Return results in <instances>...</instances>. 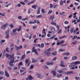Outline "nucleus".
<instances>
[{
  "label": "nucleus",
  "instance_id": "f257e3e1",
  "mask_svg": "<svg viewBox=\"0 0 80 80\" xmlns=\"http://www.w3.org/2000/svg\"><path fill=\"white\" fill-rule=\"evenodd\" d=\"M12 59H9L10 62H9V65L10 67H13L14 64H13V63L14 62V60H15L14 58L13 57H12Z\"/></svg>",
  "mask_w": 80,
  "mask_h": 80
},
{
  "label": "nucleus",
  "instance_id": "f03ea898",
  "mask_svg": "<svg viewBox=\"0 0 80 80\" xmlns=\"http://www.w3.org/2000/svg\"><path fill=\"white\" fill-rule=\"evenodd\" d=\"M35 47H34L32 48V52H34V53H35L36 55H38V52H37V51L35 49Z\"/></svg>",
  "mask_w": 80,
  "mask_h": 80
},
{
  "label": "nucleus",
  "instance_id": "7ed1b4c3",
  "mask_svg": "<svg viewBox=\"0 0 80 80\" xmlns=\"http://www.w3.org/2000/svg\"><path fill=\"white\" fill-rule=\"evenodd\" d=\"M36 76L38 77V78H40V79H42L43 77H44L42 76H41V74H39L38 73H37Z\"/></svg>",
  "mask_w": 80,
  "mask_h": 80
},
{
  "label": "nucleus",
  "instance_id": "20e7f679",
  "mask_svg": "<svg viewBox=\"0 0 80 80\" xmlns=\"http://www.w3.org/2000/svg\"><path fill=\"white\" fill-rule=\"evenodd\" d=\"M15 48L17 51H18V49H21V48H22V45H20L19 47H18L17 45H15Z\"/></svg>",
  "mask_w": 80,
  "mask_h": 80
},
{
  "label": "nucleus",
  "instance_id": "39448f33",
  "mask_svg": "<svg viewBox=\"0 0 80 80\" xmlns=\"http://www.w3.org/2000/svg\"><path fill=\"white\" fill-rule=\"evenodd\" d=\"M52 32H53V34H54V33H55L56 31H55V28L53 27H51L50 28Z\"/></svg>",
  "mask_w": 80,
  "mask_h": 80
},
{
  "label": "nucleus",
  "instance_id": "423d86ee",
  "mask_svg": "<svg viewBox=\"0 0 80 80\" xmlns=\"http://www.w3.org/2000/svg\"><path fill=\"white\" fill-rule=\"evenodd\" d=\"M77 65L75 62H72L71 63V64L69 65V67H74V66H76Z\"/></svg>",
  "mask_w": 80,
  "mask_h": 80
},
{
  "label": "nucleus",
  "instance_id": "0eeeda50",
  "mask_svg": "<svg viewBox=\"0 0 80 80\" xmlns=\"http://www.w3.org/2000/svg\"><path fill=\"white\" fill-rule=\"evenodd\" d=\"M7 26H8V23H6L5 24H4L1 26L2 29H4V28H5Z\"/></svg>",
  "mask_w": 80,
  "mask_h": 80
},
{
  "label": "nucleus",
  "instance_id": "6e6552de",
  "mask_svg": "<svg viewBox=\"0 0 80 80\" xmlns=\"http://www.w3.org/2000/svg\"><path fill=\"white\" fill-rule=\"evenodd\" d=\"M40 10H41V8L40 7H38V9L37 12V14H40Z\"/></svg>",
  "mask_w": 80,
  "mask_h": 80
},
{
  "label": "nucleus",
  "instance_id": "1a4fd4ad",
  "mask_svg": "<svg viewBox=\"0 0 80 80\" xmlns=\"http://www.w3.org/2000/svg\"><path fill=\"white\" fill-rule=\"evenodd\" d=\"M37 7H38V6L36 5H33L32 6V8H33L34 10H35L36 9Z\"/></svg>",
  "mask_w": 80,
  "mask_h": 80
},
{
  "label": "nucleus",
  "instance_id": "9d476101",
  "mask_svg": "<svg viewBox=\"0 0 80 80\" xmlns=\"http://www.w3.org/2000/svg\"><path fill=\"white\" fill-rule=\"evenodd\" d=\"M5 75L6 76V77H9V74L8 73V72L7 71L5 70Z\"/></svg>",
  "mask_w": 80,
  "mask_h": 80
},
{
  "label": "nucleus",
  "instance_id": "9b49d317",
  "mask_svg": "<svg viewBox=\"0 0 80 80\" xmlns=\"http://www.w3.org/2000/svg\"><path fill=\"white\" fill-rule=\"evenodd\" d=\"M38 62V60H35L33 58H32V63H36V62Z\"/></svg>",
  "mask_w": 80,
  "mask_h": 80
},
{
  "label": "nucleus",
  "instance_id": "f8f14e48",
  "mask_svg": "<svg viewBox=\"0 0 80 80\" xmlns=\"http://www.w3.org/2000/svg\"><path fill=\"white\" fill-rule=\"evenodd\" d=\"M36 0H33L32 1H31L29 3H28V5H30L31 4H32V3H33L34 2H35V1H36Z\"/></svg>",
  "mask_w": 80,
  "mask_h": 80
},
{
  "label": "nucleus",
  "instance_id": "ddd939ff",
  "mask_svg": "<svg viewBox=\"0 0 80 80\" xmlns=\"http://www.w3.org/2000/svg\"><path fill=\"white\" fill-rule=\"evenodd\" d=\"M70 26H68V27H65V30H67V29H68V30H67L68 32H69V28H70Z\"/></svg>",
  "mask_w": 80,
  "mask_h": 80
},
{
  "label": "nucleus",
  "instance_id": "4468645a",
  "mask_svg": "<svg viewBox=\"0 0 80 80\" xmlns=\"http://www.w3.org/2000/svg\"><path fill=\"white\" fill-rule=\"evenodd\" d=\"M73 72L72 71H68L66 72V74H73Z\"/></svg>",
  "mask_w": 80,
  "mask_h": 80
},
{
  "label": "nucleus",
  "instance_id": "2eb2a0df",
  "mask_svg": "<svg viewBox=\"0 0 80 80\" xmlns=\"http://www.w3.org/2000/svg\"><path fill=\"white\" fill-rule=\"evenodd\" d=\"M51 73L53 74L54 76H56V73L55 71H51Z\"/></svg>",
  "mask_w": 80,
  "mask_h": 80
},
{
  "label": "nucleus",
  "instance_id": "dca6fc26",
  "mask_svg": "<svg viewBox=\"0 0 80 80\" xmlns=\"http://www.w3.org/2000/svg\"><path fill=\"white\" fill-rule=\"evenodd\" d=\"M22 27L21 26H19V28L18 29H17L18 32H20L22 30Z\"/></svg>",
  "mask_w": 80,
  "mask_h": 80
},
{
  "label": "nucleus",
  "instance_id": "f3484780",
  "mask_svg": "<svg viewBox=\"0 0 80 80\" xmlns=\"http://www.w3.org/2000/svg\"><path fill=\"white\" fill-rule=\"evenodd\" d=\"M56 37V35H54L53 36H52L50 38H48L47 39V40H50V39H53V38H54Z\"/></svg>",
  "mask_w": 80,
  "mask_h": 80
},
{
  "label": "nucleus",
  "instance_id": "a211bd4d",
  "mask_svg": "<svg viewBox=\"0 0 80 80\" xmlns=\"http://www.w3.org/2000/svg\"><path fill=\"white\" fill-rule=\"evenodd\" d=\"M74 30V28H71L70 29V32L71 33H72L73 32V30Z\"/></svg>",
  "mask_w": 80,
  "mask_h": 80
},
{
  "label": "nucleus",
  "instance_id": "6ab92c4d",
  "mask_svg": "<svg viewBox=\"0 0 80 80\" xmlns=\"http://www.w3.org/2000/svg\"><path fill=\"white\" fill-rule=\"evenodd\" d=\"M53 62H47L46 63L47 65H53Z\"/></svg>",
  "mask_w": 80,
  "mask_h": 80
},
{
  "label": "nucleus",
  "instance_id": "aec40b11",
  "mask_svg": "<svg viewBox=\"0 0 80 80\" xmlns=\"http://www.w3.org/2000/svg\"><path fill=\"white\" fill-rule=\"evenodd\" d=\"M72 59L73 60H77V57L75 56H73L72 57Z\"/></svg>",
  "mask_w": 80,
  "mask_h": 80
},
{
  "label": "nucleus",
  "instance_id": "412c9836",
  "mask_svg": "<svg viewBox=\"0 0 80 80\" xmlns=\"http://www.w3.org/2000/svg\"><path fill=\"white\" fill-rule=\"evenodd\" d=\"M51 24L52 25H56V22H54V21H52L51 22Z\"/></svg>",
  "mask_w": 80,
  "mask_h": 80
},
{
  "label": "nucleus",
  "instance_id": "4be33fe9",
  "mask_svg": "<svg viewBox=\"0 0 80 80\" xmlns=\"http://www.w3.org/2000/svg\"><path fill=\"white\" fill-rule=\"evenodd\" d=\"M54 15H53L52 16H51V17H50V19H51V21H52V20H53V18H54Z\"/></svg>",
  "mask_w": 80,
  "mask_h": 80
},
{
  "label": "nucleus",
  "instance_id": "5701e85b",
  "mask_svg": "<svg viewBox=\"0 0 80 80\" xmlns=\"http://www.w3.org/2000/svg\"><path fill=\"white\" fill-rule=\"evenodd\" d=\"M63 0H60V5H63Z\"/></svg>",
  "mask_w": 80,
  "mask_h": 80
},
{
  "label": "nucleus",
  "instance_id": "b1692460",
  "mask_svg": "<svg viewBox=\"0 0 80 80\" xmlns=\"http://www.w3.org/2000/svg\"><path fill=\"white\" fill-rule=\"evenodd\" d=\"M14 54H13L12 55H11V56H10V57L8 58V59H12L13 58H12V57H13L15 58L14 56Z\"/></svg>",
  "mask_w": 80,
  "mask_h": 80
},
{
  "label": "nucleus",
  "instance_id": "393cba45",
  "mask_svg": "<svg viewBox=\"0 0 80 80\" xmlns=\"http://www.w3.org/2000/svg\"><path fill=\"white\" fill-rule=\"evenodd\" d=\"M42 33H44L45 36H46V33H45V29H44L42 31Z\"/></svg>",
  "mask_w": 80,
  "mask_h": 80
},
{
  "label": "nucleus",
  "instance_id": "a878e982",
  "mask_svg": "<svg viewBox=\"0 0 80 80\" xmlns=\"http://www.w3.org/2000/svg\"><path fill=\"white\" fill-rule=\"evenodd\" d=\"M53 4L52 3L50 4L49 8L51 9V8H53Z\"/></svg>",
  "mask_w": 80,
  "mask_h": 80
},
{
  "label": "nucleus",
  "instance_id": "bb28decb",
  "mask_svg": "<svg viewBox=\"0 0 80 80\" xmlns=\"http://www.w3.org/2000/svg\"><path fill=\"white\" fill-rule=\"evenodd\" d=\"M5 33L6 35H8V33H9V30L8 29L5 32Z\"/></svg>",
  "mask_w": 80,
  "mask_h": 80
},
{
  "label": "nucleus",
  "instance_id": "cd10ccee",
  "mask_svg": "<svg viewBox=\"0 0 80 80\" xmlns=\"http://www.w3.org/2000/svg\"><path fill=\"white\" fill-rule=\"evenodd\" d=\"M5 42V40L3 39V40H2L1 41H0V44H2L3 43H4Z\"/></svg>",
  "mask_w": 80,
  "mask_h": 80
},
{
  "label": "nucleus",
  "instance_id": "c85d7f7f",
  "mask_svg": "<svg viewBox=\"0 0 80 80\" xmlns=\"http://www.w3.org/2000/svg\"><path fill=\"white\" fill-rule=\"evenodd\" d=\"M25 54H24L22 56V57L21 58V60H23V59H24L25 58Z\"/></svg>",
  "mask_w": 80,
  "mask_h": 80
},
{
  "label": "nucleus",
  "instance_id": "c756f323",
  "mask_svg": "<svg viewBox=\"0 0 80 80\" xmlns=\"http://www.w3.org/2000/svg\"><path fill=\"white\" fill-rule=\"evenodd\" d=\"M28 62H29V59H26L25 61V63L27 64L28 63Z\"/></svg>",
  "mask_w": 80,
  "mask_h": 80
},
{
  "label": "nucleus",
  "instance_id": "7c9ffc66",
  "mask_svg": "<svg viewBox=\"0 0 80 80\" xmlns=\"http://www.w3.org/2000/svg\"><path fill=\"white\" fill-rule=\"evenodd\" d=\"M6 55V56L7 57V58H8V57H10V54H9L8 53H6L5 54Z\"/></svg>",
  "mask_w": 80,
  "mask_h": 80
},
{
  "label": "nucleus",
  "instance_id": "2f4dec72",
  "mask_svg": "<svg viewBox=\"0 0 80 80\" xmlns=\"http://www.w3.org/2000/svg\"><path fill=\"white\" fill-rule=\"evenodd\" d=\"M42 15H38V16H36V18H42Z\"/></svg>",
  "mask_w": 80,
  "mask_h": 80
},
{
  "label": "nucleus",
  "instance_id": "473e14b6",
  "mask_svg": "<svg viewBox=\"0 0 80 80\" xmlns=\"http://www.w3.org/2000/svg\"><path fill=\"white\" fill-rule=\"evenodd\" d=\"M29 23L30 24H35V22L33 21H31V20H30V21L29 22Z\"/></svg>",
  "mask_w": 80,
  "mask_h": 80
},
{
  "label": "nucleus",
  "instance_id": "72a5a7b5",
  "mask_svg": "<svg viewBox=\"0 0 80 80\" xmlns=\"http://www.w3.org/2000/svg\"><path fill=\"white\" fill-rule=\"evenodd\" d=\"M53 12L52 10H49L48 13V14H50V13H52V12Z\"/></svg>",
  "mask_w": 80,
  "mask_h": 80
},
{
  "label": "nucleus",
  "instance_id": "f704fd0d",
  "mask_svg": "<svg viewBox=\"0 0 80 80\" xmlns=\"http://www.w3.org/2000/svg\"><path fill=\"white\" fill-rule=\"evenodd\" d=\"M17 28H16L15 29H14L12 30V32H13V33H15V32H17Z\"/></svg>",
  "mask_w": 80,
  "mask_h": 80
},
{
  "label": "nucleus",
  "instance_id": "c9c22d12",
  "mask_svg": "<svg viewBox=\"0 0 80 80\" xmlns=\"http://www.w3.org/2000/svg\"><path fill=\"white\" fill-rule=\"evenodd\" d=\"M41 12H42V13H45V12H46L45 11V10H44L43 9H41Z\"/></svg>",
  "mask_w": 80,
  "mask_h": 80
},
{
  "label": "nucleus",
  "instance_id": "e433bc0d",
  "mask_svg": "<svg viewBox=\"0 0 80 80\" xmlns=\"http://www.w3.org/2000/svg\"><path fill=\"white\" fill-rule=\"evenodd\" d=\"M75 63H76V65H77V64H80V62L79 61H76L75 62Z\"/></svg>",
  "mask_w": 80,
  "mask_h": 80
},
{
  "label": "nucleus",
  "instance_id": "4c0bfd02",
  "mask_svg": "<svg viewBox=\"0 0 80 80\" xmlns=\"http://www.w3.org/2000/svg\"><path fill=\"white\" fill-rule=\"evenodd\" d=\"M73 18H74L75 19H76V20H78V18L77 17V16L76 15L74 16L73 17Z\"/></svg>",
  "mask_w": 80,
  "mask_h": 80
},
{
  "label": "nucleus",
  "instance_id": "58836bf2",
  "mask_svg": "<svg viewBox=\"0 0 80 80\" xmlns=\"http://www.w3.org/2000/svg\"><path fill=\"white\" fill-rule=\"evenodd\" d=\"M61 77H62V75L60 74L57 76V77L58 78H60Z\"/></svg>",
  "mask_w": 80,
  "mask_h": 80
},
{
  "label": "nucleus",
  "instance_id": "ea45409f",
  "mask_svg": "<svg viewBox=\"0 0 80 80\" xmlns=\"http://www.w3.org/2000/svg\"><path fill=\"white\" fill-rule=\"evenodd\" d=\"M33 67H34V65H31L30 66V69H33Z\"/></svg>",
  "mask_w": 80,
  "mask_h": 80
},
{
  "label": "nucleus",
  "instance_id": "a19ab883",
  "mask_svg": "<svg viewBox=\"0 0 80 80\" xmlns=\"http://www.w3.org/2000/svg\"><path fill=\"white\" fill-rule=\"evenodd\" d=\"M41 47L42 48H43L44 47H45V45H44V43H42L41 44Z\"/></svg>",
  "mask_w": 80,
  "mask_h": 80
},
{
  "label": "nucleus",
  "instance_id": "79ce46f5",
  "mask_svg": "<svg viewBox=\"0 0 80 80\" xmlns=\"http://www.w3.org/2000/svg\"><path fill=\"white\" fill-rule=\"evenodd\" d=\"M77 43V41H75L72 42V43L73 45L76 44V43Z\"/></svg>",
  "mask_w": 80,
  "mask_h": 80
},
{
  "label": "nucleus",
  "instance_id": "37998d69",
  "mask_svg": "<svg viewBox=\"0 0 80 80\" xmlns=\"http://www.w3.org/2000/svg\"><path fill=\"white\" fill-rule=\"evenodd\" d=\"M9 49V48H6V51L8 53L9 52V50H8Z\"/></svg>",
  "mask_w": 80,
  "mask_h": 80
},
{
  "label": "nucleus",
  "instance_id": "c03bdc74",
  "mask_svg": "<svg viewBox=\"0 0 80 80\" xmlns=\"http://www.w3.org/2000/svg\"><path fill=\"white\" fill-rule=\"evenodd\" d=\"M58 6V5L56 4L55 5H54L53 6V7L55 9V8H57V7Z\"/></svg>",
  "mask_w": 80,
  "mask_h": 80
},
{
  "label": "nucleus",
  "instance_id": "a18cd8bd",
  "mask_svg": "<svg viewBox=\"0 0 80 80\" xmlns=\"http://www.w3.org/2000/svg\"><path fill=\"white\" fill-rule=\"evenodd\" d=\"M75 78H76L77 80H80V78L79 77H75Z\"/></svg>",
  "mask_w": 80,
  "mask_h": 80
},
{
  "label": "nucleus",
  "instance_id": "49530a36",
  "mask_svg": "<svg viewBox=\"0 0 80 80\" xmlns=\"http://www.w3.org/2000/svg\"><path fill=\"white\" fill-rule=\"evenodd\" d=\"M60 13L61 15H63L65 14V12H60Z\"/></svg>",
  "mask_w": 80,
  "mask_h": 80
},
{
  "label": "nucleus",
  "instance_id": "de8ad7c7",
  "mask_svg": "<svg viewBox=\"0 0 80 80\" xmlns=\"http://www.w3.org/2000/svg\"><path fill=\"white\" fill-rule=\"evenodd\" d=\"M44 68L45 69H48V67L46 65H44Z\"/></svg>",
  "mask_w": 80,
  "mask_h": 80
},
{
  "label": "nucleus",
  "instance_id": "09e8293b",
  "mask_svg": "<svg viewBox=\"0 0 80 80\" xmlns=\"http://www.w3.org/2000/svg\"><path fill=\"white\" fill-rule=\"evenodd\" d=\"M32 33H31L30 34V36L29 37V39H31V38H32Z\"/></svg>",
  "mask_w": 80,
  "mask_h": 80
},
{
  "label": "nucleus",
  "instance_id": "8fccbe9b",
  "mask_svg": "<svg viewBox=\"0 0 80 80\" xmlns=\"http://www.w3.org/2000/svg\"><path fill=\"white\" fill-rule=\"evenodd\" d=\"M58 72L59 73H63V71L61 70H58Z\"/></svg>",
  "mask_w": 80,
  "mask_h": 80
},
{
  "label": "nucleus",
  "instance_id": "3c124183",
  "mask_svg": "<svg viewBox=\"0 0 80 80\" xmlns=\"http://www.w3.org/2000/svg\"><path fill=\"white\" fill-rule=\"evenodd\" d=\"M65 49H60L59 50V51L60 52H63V51H65Z\"/></svg>",
  "mask_w": 80,
  "mask_h": 80
},
{
  "label": "nucleus",
  "instance_id": "603ef678",
  "mask_svg": "<svg viewBox=\"0 0 80 80\" xmlns=\"http://www.w3.org/2000/svg\"><path fill=\"white\" fill-rule=\"evenodd\" d=\"M18 19L19 20H22V17L21 16H19L18 17Z\"/></svg>",
  "mask_w": 80,
  "mask_h": 80
},
{
  "label": "nucleus",
  "instance_id": "864d4df0",
  "mask_svg": "<svg viewBox=\"0 0 80 80\" xmlns=\"http://www.w3.org/2000/svg\"><path fill=\"white\" fill-rule=\"evenodd\" d=\"M9 26L11 28H13V24H11L10 25H9Z\"/></svg>",
  "mask_w": 80,
  "mask_h": 80
},
{
  "label": "nucleus",
  "instance_id": "5fc2aeb1",
  "mask_svg": "<svg viewBox=\"0 0 80 80\" xmlns=\"http://www.w3.org/2000/svg\"><path fill=\"white\" fill-rule=\"evenodd\" d=\"M20 3H21V4H22V5H25V3L23 2H20Z\"/></svg>",
  "mask_w": 80,
  "mask_h": 80
},
{
  "label": "nucleus",
  "instance_id": "6e6d98bb",
  "mask_svg": "<svg viewBox=\"0 0 80 80\" xmlns=\"http://www.w3.org/2000/svg\"><path fill=\"white\" fill-rule=\"evenodd\" d=\"M66 56H68V55H70V54L69 52H65V54Z\"/></svg>",
  "mask_w": 80,
  "mask_h": 80
},
{
  "label": "nucleus",
  "instance_id": "4d7b16f0",
  "mask_svg": "<svg viewBox=\"0 0 80 80\" xmlns=\"http://www.w3.org/2000/svg\"><path fill=\"white\" fill-rule=\"evenodd\" d=\"M0 15H1V16H3V17L5 16V15L4 14H2L1 12H0Z\"/></svg>",
  "mask_w": 80,
  "mask_h": 80
},
{
  "label": "nucleus",
  "instance_id": "13d9d810",
  "mask_svg": "<svg viewBox=\"0 0 80 80\" xmlns=\"http://www.w3.org/2000/svg\"><path fill=\"white\" fill-rule=\"evenodd\" d=\"M31 53V51H27L26 53L27 55H28V54H29V53Z\"/></svg>",
  "mask_w": 80,
  "mask_h": 80
},
{
  "label": "nucleus",
  "instance_id": "bf43d9fd",
  "mask_svg": "<svg viewBox=\"0 0 80 80\" xmlns=\"http://www.w3.org/2000/svg\"><path fill=\"white\" fill-rule=\"evenodd\" d=\"M60 66L62 67H65V65H63V64H60Z\"/></svg>",
  "mask_w": 80,
  "mask_h": 80
},
{
  "label": "nucleus",
  "instance_id": "052dcab7",
  "mask_svg": "<svg viewBox=\"0 0 80 80\" xmlns=\"http://www.w3.org/2000/svg\"><path fill=\"white\" fill-rule=\"evenodd\" d=\"M69 23V22H68L67 21H66L64 22V23H65V24H68Z\"/></svg>",
  "mask_w": 80,
  "mask_h": 80
},
{
  "label": "nucleus",
  "instance_id": "680f3d73",
  "mask_svg": "<svg viewBox=\"0 0 80 80\" xmlns=\"http://www.w3.org/2000/svg\"><path fill=\"white\" fill-rule=\"evenodd\" d=\"M59 42L60 44H62V43H64V41L63 40H62Z\"/></svg>",
  "mask_w": 80,
  "mask_h": 80
},
{
  "label": "nucleus",
  "instance_id": "e2e57ef3",
  "mask_svg": "<svg viewBox=\"0 0 80 80\" xmlns=\"http://www.w3.org/2000/svg\"><path fill=\"white\" fill-rule=\"evenodd\" d=\"M23 65V64L22 63V62H19V64H18V66H19V65Z\"/></svg>",
  "mask_w": 80,
  "mask_h": 80
},
{
  "label": "nucleus",
  "instance_id": "0e129e2a",
  "mask_svg": "<svg viewBox=\"0 0 80 80\" xmlns=\"http://www.w3.org/2000/svg\"><path fill=\"white\" fill-rule=\"evenodd\" d=\"M37 40H38V38H36L35 39H34V43H37V42H36V41H37Z\"/></svg>",
  "mask_w": 80,
  "mask_h": 80
},
{
  "label": "nucleus",
  "instance_id": "69168bd1",
  "mask_svg": "<svg viewBox=\"0 0 80 80\" xmlns=\"http://www.w3.org/2000/svg\"><path fill=\"white\" fill-rule=\"evenodd\" d=\"M28 14H30V9H28Z\"/></svg>",
  "mask_w": 80,
  "mask_h": 80
},
{
  "label": "nucleus",
  "instance_id": "338daca9",
  "mask_svg": "<svg viewBox=\"0 0 80 80\" xmlns=\"http://www.w3.org/2000/svg\"><path fill=\"white\" fill-rule=\"evenodd\" d=\"M9 38V35L8 34H7L6 37V38Z\"/></svg>",
  "mask_w": 80,
  "mask_h": 80
},
{
  "label": "nucleus",
  "instance_id": "774afa93",
  "mask_svg": "<svg viewBox=\"0 0 80 80\" xmlns=\"http://www.w3.org/2000/svg\"><path fill=\"white\" fill-rule=\"evenodd\" d=\"M46 53H47L48 56H49V55H50V52H47Z\"/></svg>",
  "mask_w": 80,
  "mask_h": 80
}]
</instances>
